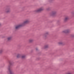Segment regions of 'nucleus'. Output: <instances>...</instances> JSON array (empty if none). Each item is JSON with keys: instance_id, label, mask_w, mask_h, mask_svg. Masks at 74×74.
<instances>
[{"instance_id": "obj_1", "label": "nucleus", "mask_w": 74, "mask_h": 74, "mask_svg": "<svg viewBox=\"0 0 74 74\" xmlns=\"http://www.w3.org/2000/svg\"><path fill=\"white\" fill-rule=\"evenodd\" d=\"M30 22V19H28L25 20L24 22L23 23H21L17 25H16V26L15 28L16 29H19V27H22V26H24V25H26V24H27Z\"/></svg>"}, {"instance_id": "obj_2", "label": "nucleus", "mask_w": 74, "mask_h": 74, "mask_svg": "<svg viewBox=\"0 0 74 74\" xmlns=\"http://www.w3.org/2000/svg\"><path fill=\"white\" fill-rule=\"evenodd\" d=\"M9 65L8 66V67H9V70L10 74H14V73L12 71H11V70H10V66H11V64H12V63L10 61H9Z\"/></svg>"}, {"instance_id": "obj_3", "label": "nucleus", "mask_w": 74, "mask_h": 74, "mask_svg": "<svg viewBox=\"0 0 74 74\" xmlns=\"http://www.w3.org/2000/svg\"><path fill=\"white\" fill-rule=\"evenodd\" d=\"M43 10H44L43 8H40L35 10V12H40V11H42Z\"/></svg>"}, {"instance_id": "obj_4", "label": "nucleus", "mask_w": 74, "mask_h": 74, "mask_svg": "<svg viewBox=\"0 0 74 74\" xmlns=\"http://www.w3.org/2000/svg\"><path fill=\"white\" fill-rule=\"evenodd\" d=\"M56 14V11H53L52 12L50 13V15L52 16L55 15Z\"/></svg>"}, {"instance_id": "obj_5", "label": "nucleus", "mask_w": 74, "mask_h": 74, "mask_svg": "<svg viewBox=\"0 0 74 74\" xmlns=\"http://www.w3.org/2000/svg\"><path fill=\"white\" fill-rule=\"evenodd\" d=\"M69 19V17L66 16L65 17V18L64 19V22H66V21H68Z\"/></svg>"}, {"instance_id": "obj_6", "label": "nucleus", "mask_w": 74, "mask_h": 74, "mask_svg": "<svg viewBox=\"0 0 74 74\" xmlns=\"http://www.w3.org/2000/svg\"><path fill=\"white\" fill-rule=\"evenodd\" d=\"M63 33H69L70 32V30H65L63 32Z\"/></svg>"}, {"instance_id": "obj_7", "label": "nucleus", "mask_w": 74, "mask_h": 74, "mask_svg": "<svg viewBox=\"0 0 74 74\" xmlns=\"http://www.w3.org/2000/svg\"><path fill=\"white\" fill-rule=\"evenodd\" d=\"M10 8H8L5 10V12H10Z\"/></svg>"}, {"instance_id": "obj_8", "label": "nucleus", "mask_w": 74, "mask_h": 74, "mask_svg": "<svg viewBox=\"0 0 74 74\" xmlns=\"http://www.w3.org/2000/svg\"><path fill=\"white\" fill-rule=\"evenodd\" d=\"M12 38V37L10 36L8 37L7 38V39L8 41H10L11 40Z\"/></svg>"}, {"instance_id": "obj_9", "label": "nucleus", "mask_w": 74, "mask_h": 74, "mask_svg": "<svg viewBox=\"0 0 74 74\" xmlns=\"http://www.w3.org/2000/svg\"><path fill=\"white\" fill-rule=\"evenodd\" d=\"M34 41V40L32 39H30L29 40V42H33Z\"/></svg>"}, {"instance_id": "obj_10", "label": "nucleus", "mask_w": 74, "mask_h": 74, "mask_svg": "<svg viewBox=\"0 0 74 74\" xmlns=\"http://www.w3.org/2000/svg\"><path fill=\"white\" fill-rule=\"evenodd\" d=\"M21 56V54H18L17 56V57L18 58H20Z\"/></svg>"}, {"instance_id": "obj_11", "label": "nucleus", "mask_w": 74, "mask_h": 74, "mask_svg": "<svg viewBox=\"0 0 74 74\" xmlns=\"http://www.w3.org/2000/svg\"><path fill=\"white\" fill-rule=\"evenodd\" d=\"M26 58V56L25 55H23L21 56V58H22V59H24V58Z\"/></svg>"}, {"instance_id": "obj_12", "label": "nucleus", "mask_w": 74, "mask_h": 74, "mask_svg": "<svg viewBox=\"0 0 74 74\" xmlns=\"http://www.w3.org/2000/svg\"><path fill=\"white\" fill-rule=\"evenodd\" d=\"M48 34V32H46V33L45 34L44 36H45V37H46V36H47Z\"/></svg>"}, {"instance_id": "obj_13", "label": "nucleus", "mask_w": 74, "mask_h": 74, "mask_svg": "<svg viewBox=\"0 0 74 74\" xmlns=\"http://www.w3.org/2000/svg\"><path fill=\"white\" fill-rule=\"evenodd\" d=\"M58 44L59 45H62V44H63V42H58Z\"/></svg>"}, {"instance_id": "obj_14", "label": "nucleus", "mask_w": 74, "mask_h": 74, "mask_svg": "<svg viewBox=\"0 0 74 74\" xmlns=\"http://www.w3.org/2000/svg\"><path fill=\"white\" fill-rule=\"evenodd\" d=\"M48 45H45V48H48Z\"/></svg>"}, {"instance_id": "obj_15", "label": "nucleus", "mask_w": 74, "mask_h": 74, "mask_svg": "<svg viewBox=\"0 0 74 74\" xmlns=\"http://www.w3.org/2000/svg\"><path fill=\"white\" fill-rule=\"evenodd\" d=\"M3 49H1L0 50V53H1L3 52Z\"/></svg>"}, {"instance_id": "obj_16", "label": "nucleus", "mask_w": 74, "mask_h": 74, "mask_svg": "<svg viewBox=\"0 0 74 74\" xmlns=\"http://www.w3.org/2000/svg\"><path fill=\"white\" fill-rule=\"evenodd\" d=\"M0 26H1V23H0Z\"/></svg>"}, {"instance_id": "obj_17", "label": "nucleus", "mask_w": 74, "mask_h": 74, "mask_svg": "<svg viewBox=\"0 0 74 74\" xmlns=\"http://www.w3.org/2000/svg\"><path fill=\"white\" fill-rule=\"evenodd\" d=\"M36 50H37V49H36Z\"/></svg>"}]
</instances>
